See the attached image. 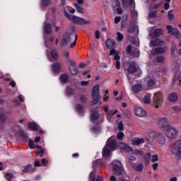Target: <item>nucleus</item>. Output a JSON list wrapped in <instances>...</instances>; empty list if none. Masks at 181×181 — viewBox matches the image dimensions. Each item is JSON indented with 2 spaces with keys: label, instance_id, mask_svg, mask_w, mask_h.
<instances>
[{
  "label": "nucleus",
  "instance_id": "1",
  "mask_svg": "<svg viewBox=\"0 0 181 181\" xmlns=\"http://www.w3.org/2000/svg\"><path fill=\"white\" fill-rule=\"evenodd\" d=\"M101 96H100V85H95L92 89L91 107L93 110H97L101 107Z\"/></svg>",
  "mask_w": 181,
  "mask_h": 181
},
{
  "label": "nucleus",
  "instance_id": "2",
  "mask_svg": "<svg viewBox=\"0 0 181 181\" xmlns=\"http://www.w3.org/2000/svg\"><path fill=\"white\" fill-rule=\"evenodd\" d=\"M91 119L92 121H97L98 123L95 124L92 127L93 132L98 133L101 131V127H100V124L103 122L104 119V115L100 116V113L98 111H93L91 114Z\"/></svg>",
  "mask_w": 181,
  "mask_h": 181
},
{
  "label": "nucleus",
  "instance_id": "3",
  "mask_svg": "<svg viewBox=\"0 0 181 181\" xmlns=\"http://www.w3.org/2000/svg\"><path fill=\"white\" fill-rule=\"evenodd\" d=\"M64 16L71 22H73V23H76V25H89L90 23V21L88 20H86L81 17H78L76 16H73L70 13H69V12H67L66 11H64Z\"/></svg>",
  "mask_w": 181,
  "mask_h": 181
},
{
  "label": "nucleus",
  "instance_id": "4",
  "mask_svg": "<svg viewBox=\"0 0 181 181\" xmlns=\"http://www.w3.org/2000/svg\"><path fill=\"white\" fill-rule=\"evenodd\" d=\"M112 170L114 175H116L117 176H121V175L124 173V167L122 166V164L117 160H115L112 162Z\"/></svg>",
  "mask_w": 181,
  "mask_h": 181
},
{
  "label": "nucleus",
  "instance_id": "5",
  "mask_svg": "<svg viewBox=\"0 0 181 181\" xmlns=\"http://www.w3.org/2000/svg\"><path fill=\"white\" fill-rule=\"evenodd\" d=\"M163 132L168 138H170V139L177 138V136L179 135V132H177V129H175L172 126L168 127L165 130L163 131Z\"/></svg>",
  "mask_w": 181,
  "mask_h": 181
},
{
  "label": "nucleus",
  "instance_id": "6",
  "mask_svg": "<svg viewBox=\"0 0 181 181\" xmlns=\"http://www.w3.org/2000/svg\"><path fill=\"white\" fill-rule=\"evenodd\" d=\"M171 152L176 158H181V140L177 141L174 144Z\"/></svg>",
  "mask_w": 181,
  "mask_h": 181
},
{
  "label": "nucleus",
  "instance_id": "7",
  "mask_svg": "<svg viewBox=\"0 0 181 181\" xmlns=\"http://www.w3.org/2000/svg\"><path fill=\"white\" fill-rule=\"evenodd\" d=\"M162 97L163 95L160 93H157L154 95L153 98V103L156 108H159L162 104Z\"/></svg>",
  "mask_w": 181,
  "mask_h": 181
},
{
  "label": "nucleus",
  "instance_id": "8",
  "mask_svg": "<svg viewBox=\"0 0 181 181\" xmlns=\"http://www.w3.org/2000/svg\"><path fill=\"white\" fill-rule=\"evenodd\" d=\"M67 62L70 64L69 71L71 74L76 76L78 73V67H77L76 62H73L71 59H68Z\"/></svg>",
  "mask_w": 181,
  "mask_h": 181
},
{
  "label": "nucleus",
  "instance_id": "9",
  "mask_svg": "<svg viewBox=\"0 0 181 181\" xmlns=\"http://www.w3.org/2000/svg\"><path fill=\"white\" fill-rule=\"evenodd\" d=\"M71 41V33L69 32H65L62 37V40L61 41L62 46H67L69 43Z\"/></svg>",
  "mask_w": 181,
  "mask_h": 181
},
{
  "label": "nucleus",
  "instance_id": "10",
  "mask_svg": "<svg viewBox=\"0 0 181 181\" xmlns=\"http://www.w3.org/2000/svg\"><path fill=\"white\" fill-rule=\"evenodd\" d=\"M167 29L170 35H173V36H175L177 39H180L181 35L180 32H179V30L173 28L172 25H167Z\"/></svg>",
  "mask_w": 181,
  "mask_h": 181
},
{
  "label": "nucleus",
  "instance_id": "11",
  "mask_svg": "<svg viewBox=\"0 0 181 181\" xmlns=\"http://www.w3.org/2000/svg\"><path fill=\"white\" fill-rule=\"evenodd\" d=\"M158 127H160V128H162L163 131H165L168 127H170V125H169V122L168 121V119L163 117V118H160L158 120Z\"/></svg>",
  "mask_w": 181,
  "mask_h": 181
},
{
  "label": "nucleus",
  "instance_id": "12",
  "mask_svg": "<svg viewBox=\"0 0 181 181\" xmlns=\"http://www.w3.org/2000/svg\"><path fill=\"white\" fill-rule=\"evenodd\" d=\"M110 149H115L117 148V140L113 136L108 139L107 144L105 145Z\"/></svg>",
  "mask_w": 181,
  "mask_h": 181
},
{
  "label": "nucleus",
  "instance_id": "13",
  "mask_svg": "<svg viewBox=\"0 0 181 181\" xmlns=\"http://www.w3.org/2000/svg\"><path fill=\"white\" fill-rule=\"evenodd\" d=\"M127 52L129 54H132V56H134V57H139V49H132V47L131 45H128L127 48Z\"/></svg>",
  "mask_w": 181,
  "mask_h": 181
},
{
  "label": "nucleus",
  "instance_id": "14",
  "mask_svg": "<svg viewBox=\"0 0 181 181\" xmlns=\"http://www.w3.org/2000/svg\"><path fill=\"white\" fill-rule=\"evenodd\" d=\"M134 114L137 117H143L146 116V111L141 107H135Z\"/></svg>",
  "mask_w": 181,
  "mask_h": 181
},
{
  "label": "nucleus",
  "instance_id": "15",
  "mask_svg": "<svg viewBox=\"0 0 181 181\" xmlns=\"http://www.w3.org/2000/svg\"><path fill=\"white\" fill-rule=\"evenodd\" d=\"M36 170V168L33 167L32 165V164H28L26 165V167L23 169V173H33V172H35Z\"/></svg>",
  "mask_w": 181,
  "mask_h": 181
},
{
  "label": "nucleus",
  "instance_id": "16",
  "mask_svg": "<svg viewBox=\"0 0 181 181\" xmlns=\"http://www.w3.org/2000/svg\"><path fill=\"white\" fill-rule=\"evenodd\" d=\"M75 111L79 115H83L84 113V106L81 104H76L75 107Z\"/></svg>",
  "mask_w": 181,
  "mask_h": 181
},
{
  "label": "nucleus",
  "instance_id": "17",
  "mask_svg": "<svg viewBox=\"0 0 181 181\" xmlns=\"http://www.w3.org/2000/svg\"><path fill=\"white\" fill-rule=\"evenodd\" d=\"M132 90L133 92L138 93H141V91L144 90V87H142V86L140 84H136L132 86Z\"/></svg>",
  "mask_w": 181,
  "mask_h": 181
},
{
  "label": "nucleus",
  "instance_id": "18",
  "mask_svg": "<svg viewBox=\"0 0 181 181\" xmlns=\"http://www.w3.org/2000/svg\"><path fill=\"white\" fill-rule=\"evenodd\" d=\"M119 148H120L122 151H126V152H132V148L124 143H120L119 144Z\"/></svg>",
  "mask_w": 181,
  "mask_h": 181
},
{
  "label": "nucleus",
  "instance_id": "19",
  "mask_svg": "<svg viewBox=\"0 0 181 181\" xmlns=\"http://www.w3.org/2000/svg\"><path fill=\"white\" fill-rule=\"evenodd\" d=\"M105 45L107 49H114V47H115V41L112 39H107L105 41Z\"/></svg>",
  "mask_w": 181,
  "mask_h": 181
},
{
  "label": "nucleus",
  "instance_id": "20",
  "mask_svg": "<svg viewBox=\"0 0 181 181\" xmlns=\"http://www.w3.org/2000/svg\"><path fill=\"white\" fill-rule=\"evenodd\" d=\"M52 71L54 73H57L59 74L60 73V70H62V66L59 63H55L52 65Z\"/></svg>",
  "mask_w": 181,
  "mask_h": 181
},
{
  "label": "nucleus",
  "instance_id": "21",
  "mask_svg": "<svg viewBox=\"0 0 181 181\" xmlns=\"http://www.w3.org/2000/svg\"><path fill=\"white\" fill-rule=\"evenodd\" d=\"M157 141L160 145H165V144H166V139L165 138V136L159 134L157 135Z\"/></svg>",
  "mask_w": 181,
  "mask_h": 181
},
{
  "label": "nucleus",
  "instance_id": "22",
  "mask_svg": "<svg viewBox=\"0 0 181 181\" xmlns=\"http://www.w3.org/2000/svg\"><path fill=\"white\" fill-rule=\"evenodd\" d=\"M163 43L164 42H163V41L162 40L157 39L156 40L151 41L150 42V46H154V47L163 46Z\"/></svg>",
  "mask_w": 181,
  "mask_h": 181
},
{
  "label": "nucleus",
  "instance_id": "23",
  "mask_svg": "<svg viewBox=\"0 0 181 181\" xmlns=\"http://www.w3.org/2000/svg\"><path fill=\"white\" fill-rule=\"evenodd\" d=\"M69 76L67 74L60 75L59 80L62 84H66L69 81Z\"/></svg>",
  "mask_w": 181,
  "mask_h": 181
},
{
  "label": "nucleus",
  "instance_id": "24",
  "mask_svg": "<svg viewBox=\"0 0 181 181\" xmlns=\"http://www.w3.org/2000/svg\"><path fill=\"white\" fill-rule=\"evenodd\" d=\"M28 127L29 129H31L32 131H37L39 129L38 124L33 122H29Z\"/></svg>",
  "mask_w": 181,
  "mask_h": 181
},
{
  "label": "nucleus",
  "instance_id": "25",
  "mask_svg": "<svg viewBox=\"0 0 181 181\" xmlns=\"http://www.w3.org/2000/svg\"><path fill=\"white\" fill-rule=\"evenodd\" d=\"M117 6L113 7L114 12H117L118 15H122V8L119 7V1H116Z\"/></svg>",
  "mask_w": 181,
  "mask_h": 181
},
{
  "label": "nucleus",
  "instance_id": "26",
  "mask_svg": "<svg viewBox=\"0 0 181 181\" xmlns=\"http://www.w3.org/2000/svg\"><path fill=\"white\" fill-rule=\"evenodd\" d=\"M44 32L46 35L52 33V25L50 23H45L44 25Z\"/></svg>",
  "mask_w": 181,
  "mask_h": 181
},
{
  "label": "nucleus",
  "instance_id": "27",
  "mask_svg": "<svg viewBox=\"0 0 181 181\" xmlns=\"http://www.w3.org/2000/svg\"><path fill=\"white\" fill-rule=\"evenodd\" d=\"M127 71L129 74H135L136 71H138V69H136V66L135 65H130L127 68Z\"/></svg>",
  "mask_w": 181,
  "mask_h": 181
},
{
  "label": "nucleus",
  "instance_id": "28",
  "mask_svg": "<svg viewBox=\"0 0 181 181\" xmlns=\"http://www.w3.org/2000/svg\"><path fill=\"white\" fill-rule=\"evenodd\" d=\"M97 172L95 170L92 171L91 175H92V179L91 181H95V173ZM96 181H104V178L101 177L100 175H98L96 178Z\"/></svg>",
  "mask_w": 181,
  "mask_h": 181
},
{
  "label": "nucleus",
  "instance_id": "29",
  "mask_svg": "<svg viewBox=\"0 0 181 181\" xmlns=\"http://www.w3.org/2000/svg\"><path fill=\"white\" fill-rule=\"evenodd\" d=\"M168 100L169 101H171V103H175V101H177V95L175 93H170L168 95Z\"/></svg>",
  "mask_w": 181,
  "mask_h": 181
},
{
  "label": "nucleus",
  "instance_id": "30",
  "mask_svg": "<svg viewBox=\"0 0 181 181\" xmlns=\"http://www.w3.org/2000/svg\"><path fill=\"white\" fill-rule=\"evenodd\" d=\"M153 52H154V53L156 54H162V53L165 52V48H163L162 47H156V48H153Z\"/></svg>",
  "mask_w": 181,
  "mask_h": 181
},
{
  "label": "nucleus",
  "instance_id": "31",
  "mask_svg": "<svg viewBox=\"0 0 181 181\" xmlns=\"http://www.w3.org/2000/svg\"><path fill=\"white\" fill-rule=\"evenodd\" d=\"M103 156L105 157V156H111V151L110 150V148L107 146H105L103 149Z\"/></svg>",
  "mask_w": 181,
  "mask_h": 181
},
{
  "label": "nucleus",
  "instance_id": "32",
  "mask_svg": "<svg viewBox=\"0 0 181 181\" xmlns=\"http://www.w3.org/2000/svg\"><path fill=\"white\" fill-rule=\"evenodd\" d=\"M163 35V30L162 28H158L154 30V36L159 37Z\"/></svg>",
  "mask_w": 181,
  "mask_h": 181
},
{
  "label": "nucleus",
  "instance_id": "33",
  "mask_svg": "<svg viewBox=\"0 0 181 181\" xmlns=\"http://www.w3.org/2000/svg\"><path fill=\"white\" fill-rule=\"evenodd\" d=\"M74 6L76 8V12H78V13H84V8L82 6H79L77 3H74Z\"/></svg>",
  "mask_w": 181,
  "mask_h": 181
},
{
  "label": "nucleus",
  "instance_id": "34",
  "mask_svg": "<svg viewBox=\"0 0 181 181\" xmlns=\"http://www.w3.org/2000/svg\"><path fill=\"white\" fill-rule=\"evenodd\" d=\"M51 57L53 60H57V59H59V54L57 53V50L52 49L51 51Z\"/></svg>",
  "mask_w": 181,
  "mask_h": 181
},
{
  "label": "nucleus",
  "instance_id": "35",
  "mask_svg": "<svg viewBox=\"0 0 181 181\" xmlns=\"http://www.w3.org/2000/svg\"><path fill=\"white\" fill-rule=\"evenodd\" d=\"M151 94H147L144 98V104H150L151 103Z\"/></svg>",
  "mask_w": 181,
  "mask_h": 181
},
{
  "label": "nucleus",
  "instance_id": "36",
  "mask_svg": "<svg viewBox=\"0 0 181 181\" xmlns=\"http://www.w3.org/2000/svg\"><path fill=\"white\" fill-rule=\"evenodd\" d=\"M144 159L146 165H148V163H149V160H151V153H147L144 155Z\"/></svg>",
  "mask_w": 181,
  "mask_h": 181
},
{
  "label": "nucleus",
  "instance_id": "37",
  "mask_svg": "<svg viewBox=\"0 0 181 181\" xmlns=\"http://www.w3.org/2000/svg\"><path fill=\"white\" fill-rule=\"evenodd\" d=\"M66 95H74V90L72 88L67 87L66 88Z\"/></svg>",
  "mask_w": 181,
  "mask_h": 181
},
{
  "label": "nucleus",
  "instance_id": "38",
  "mask_svg": "<svg viewBox=\"0 0 181 181\" xmlns=\"http://www.w3.org/2000/svg\"><path fill=\"white\" fill-rule=\"evenodd\" d=\"M19 134L20 136L23 138V141H28V136L27 133H25L23 130H21L20 131Z\"/></svg>",
  "mask_w": 181,
  "mask_h": 181
},
{
  "label": "nucleus",
  "instance_id": "39",
  "mask_svg": "<svg viewBox=\"0 0 181 181\" xmlns=\"http://www.w3.org/2000/svg\"><path fill=\"white\" fill-rule=\"evenodd\" d=\"M52 4V0H41V6H49Z\"/></svg>",
  "mask_w": 181,
  "mask_h": 181
},
{
  "label": "nucleus",
  "instance_id": "40",
  "mask_svg": "<svg viewBox=\"0 0 181 181\" xmlns=\"http://www.w3.org/2000/svg\"><path fill=\"white\" fill-rule=\"evenodd\" d=\"M4 177L7 181H12V179H13V174L7 173L5 174Z\"/></svg>",
  "mask_w": 181,
  "mask_h": 181
},
{
  "label": "nucleus",
  "instance_id": "41",
  "mask_svg": "<svg viewBox=\"0 0 181 181\" xmlns=\"http://www.w3.org/2000/svg\"><path fill=\"white\" fill-rule=\"evenodd\" d=\"M144 142H145L144 139H136L133 141V145L138 146L141 144H144Z\"/></svg>",
  "mask_w": 181,
  "mask_h": 181
},
{
  "label": "nucleus",
  "instance_id": "42",
  "mask_svg": "<svg viewBox=\"0 0 181 181\" xmlns=\"http://www.w3.org/2000/svg\"><path fill=\"white\" fill-rule=\"evenodd\" d=\"M124 6H128L129 5H134V0H122Z\"/></svg>",
  "mask_w": 181,
  "mask_h": 181
},
{
  "label": "nucleus",
  "instance_id": "43",
  "mask_svg": "<svg viewBox=\"0 0 181 181\" xmlns=\"http://www.w3.org/2000/svg\"><path fill=\"white\" fill-rule=\"evenodd\" d=\"M99 166H101V160H96L93 162V168H98Z\"/></svg>",
  "mask_w": 181,
  "mask_h": 181
},
{
  "label": "nucleus",
  "instance_id": "44",
  "mask_svg": "<svg viewBox=\"0 0 181 181\" xmlns=\"http://www.w3.org/2000/svg\"><path fill=\"white\" fill-rule=\"evenodd\" d=\"M79 101L82 103V104H85V103H87V95H81L79 97Z\"/></svg>",
  "mask_w": 181,
  "mask_h": 181
},
{
  "label": "nucleus",
  "instance_id": "45",
  "mask_svg": "<svg viewBox=\"0 0 181 181\" xmlns=\"http://www.w3.org/2000/svg\"><path fill=\"white\" fill-rule=\"evenodd\" d=\"M136 29H138V27L136 25H130V27L129 28V33H134Z\"/></svg>",
  "mask_w": 181,
  "mask_h": 181
},
{
  "label": "nucleus",
  "instance_id": "46",
  "mask_svg": "<svg viewBox=\"0 0 181 181\" xmlns=\"http://www.w3.org/2000/svg\"><path fill=\"white\" fill-rule=\"evenodd\" d=\"M117 41L122 42V40L124 39V35H122V33L118 32L117 33Z\"/></svg>",
  "mask_w": 181,
  "mask_h": 181
},
{
  "label": "nucleus",
  "instance_id": "47",
  "mask_svg": "<svg viewBox=\"0 0 181 181\" xmlns=\"http://www.w3.org/2000/svg\"><path fill=\"white\" fill-rule=\"evenodd\" d=\"M156 62H158V63H163V62H165V57L163 56L157 57Z\"/></svg>",
  "mask_w": 181,
  "mask_h": 181
},
{
  "label": "nucleus",
  "instance_id": "48",
  "mask_svg": "<svg viewBox=\"0 0 181 181\" xmlns=\"http://www.w3.org/2000/svg\"><path fill=\"white\" fill-rule=\"evenodd\" d=\"M28 145H29L30 149H35V142L33 141V140L30 139L28 141Z\"/></svg>",
  "mask_w": 181,
  "mask_h": 181
},
{
  "label": "nucleus",
  "instance_id": "49",
  "mask_svg": "<svg viewBox=\"0 0 181 181\" xmlns=\"http://www.w3.org/2000/svg\"><path fill=\"white\" fill-rule=\"evenodd\" d=\"M0 120H1V122H2V124H5L6 121V116L5 114H1L0 115Z\"/></svg>",
  "mask_w": 181,
  "mask_h": 181
},
{
  "label": "nucleus",
  "instance_id": "50",
  "mask_svg": "<svg viewBox=\"0 0 181 181\" xmlns=\"http://www.w3.org/2000/svg\"><path fill=\"white\" fill-rule=\"evenodd\" d=\"M158 160H159V157L158 156V155H153L151 156V162L153 163H155V162H158Z\"/></svg>",
  "mask_w": 181,
  "mask_h": 181
},
{
  "label": "nucleus",
  "instance_id": "51",
  "mask_svg": "<svg viewBox=\"0 0 181 181\" xmlns=\"http://www.w3.org/2000/svg\"><path fill=\"white\" fill-rule=\"evenodd\" d=\"M143 170H144V164L142 163L139 164L136 168V170H137V172H141Z\"/></svg>",
  "mask_w": 181,
  "mask_h": 181
},
{
  "label": "nucleus",
  "instance_id": "52",
  "mask_svg": "<svg viewBox=\"0 0 181 181\" xmlns=\"http://www.w3.org/2000/svg\"><path fill=\"white\" fill-rule=\"evenodd\" d=\"M155 84H156V81H155L153 79H151L148 83V87H153Z\"/></svg>",
  "mask_w": 181,
  "mask_h": 181
},
{
  "label": "nucleus",
  "instance_id": "53",
  "mask_svg": "<svg viewBox=\"0 0 181 181\" xmlns=\"http://www.w3.org/2000/svg\"><path fill=\"white\" fill-rule=\"evenodd\" d=\"M124 132H120L117 133V139H124Z\"/></svg>",
  "mask_w": 181,
  "mask_h": 181
},
{
  "label": "nucleus",
  "instance_id": "54",
  "mask_svg": "<svg viewBox=\"0 0 181 181\" xmlns=\"http://www.w3.org/2000/svg\"><path fill=\"white\" fill-rule=\"evenodd\" d=\"M34 168H40L41 165H40V161L35 160V163H34Z\"/></svg>",
  "mask_w": 181,
  "mask_h": 181
},
{
  "label": "nucleus",
  "instance_id": "55",
  "mask_svg": "<svg viewBox=\"0 0 181 181\" xmlns=\"http://www.w3.org/2000/svg\"><path fill=\"white\" fill-rule=\"evenodd\" d=\"M41 163L42 165V166H47V163H49V161H47L46 159L45 158H42L41 160Z\"/></svg>",
  "mask_w": 181,
  "mask_h": 181
},
{
  "label": "nucleus",
  "instance_id": "56",
  "mask_svg": "<svg viewBox=\"0 0 181 181\" xmlns=\"http://www.w3.org/2000/svg\"><path fill=\"white\" fill-rule=\"evenodd\" d=\"M180 79H181L180 76H178L177 77H175L173 80V83H176V81H178L179 84H180Z\"/></svg>",
  "mask_w": 181,
  "mask_h": 181
},
{
  "label": "nucleus",
  "instance_id": "57",
  "mask_svg": "<svg viewBox=\"0 0 181 181\" xmlns=\"http://www.w3.org/2000/svg\"><path fill=\"white\" fill-rule=\"evenodd\" d=\"M173 110H174V111H175V112H180V111H181V108L177 106L173 107Z\"/></svg>",
  "mask_w": 181,
  "mask_h": 181
},
{
  "label": "nucleus",
  "instance_id": "58",
  "mask_svg": "<svg viewBox=\"0 0 181 181\" xmlns=\"http://www.w3.org/2000/svg\"><path fill=\"white\" fill-rule=\"evenodd\" d=\"M114 115H115V113H114V111L110 110V111L108 112L107 115V118H108V117H114Z\"/></svg>",
  "mask_w": 181,
  "mask_h": 181
},
{
  "label": "nucleus",
  "instance_id": "59",
  "mask_svg": "<svg viewBox=\"0 0 181 181\" xmlns=\"http://www.w3.org/2000/svg\"><path fill=\"white\" fill-rule=\"evenodd\" d=\"M158 165H159V164H158V163H154L152 165V169H153V170L156 171V169H158Z\"/></svg>",
  "mask_w": 181,
  "mask_h": 181
},
{
  "label": "nucleus",
  "instance_id": "60",
  "mask_svg": "<svg viewBox=\"0 0 181 181\" xmlns=\"http://www.w3.org/2000/svg\"><path fill=\"white\" fill-rule=\"evenodd\" d=\"M174 15L172 14V11H168V18L170 19V21H172V19H173L174 18Z\"/></svg>",
  "mask_w": 181,
  "mask_h": 181
},
{
  "label": "nucleus",
  "instance_id": "61",
  "mask_svg": "<svg viewBox=\"0 0 181 181\" xmlns=\"http://www.w3.org/2000/svg\"><path fill=\"white\" fill-rule=\"evenodd\" d=\"M81 86L82 87H86V86H88V81H81Z\"/></svg>",
  "mask_w": 181,
  "mask_h": 181
},
{
  "label": "nucleus",
  "instance_id": "62",
  "mask_svg": "<svg viewBox=\"0 0 181 181\" xmlns=\"http://www.w3.org/2000/svg\"><path fill=\"white\" fill-rule=\"evenodd\" d=\"M149 18H156V13L151 11L149 13Z\"/></svg>",
  "mask_w": 181,
  "mask_h": 181
},
{
  "label": "nucleus",
  "instance_id": "63",
  "mask_svg": "<svg viewBox=\"0 0 181 181\" xmlns=\"http://www.w3.org/2000/svg\"><path fill=\"white\" fill-rule=\"evenodd\" d=\"M95 39H100V31L96 30L95 33Z\"/></svg>",
  "mask_w": 181,
  "mask_h": 181
},
{
  "label": "nucleus",
  "instance_id": "64",
  "mask_svg": "<svg viewBox=\"0 0 181 181\" xmlns=\"http://www.w3.org/2000/svg\"><path fill=\"white\" fill-rule=\"evenodd\" d=\"M134 153L135 155H142V151H141V150H134Z\"/></svg>",
  "mask_w": 181,
  "mask_h": 181
}]
</instances>
